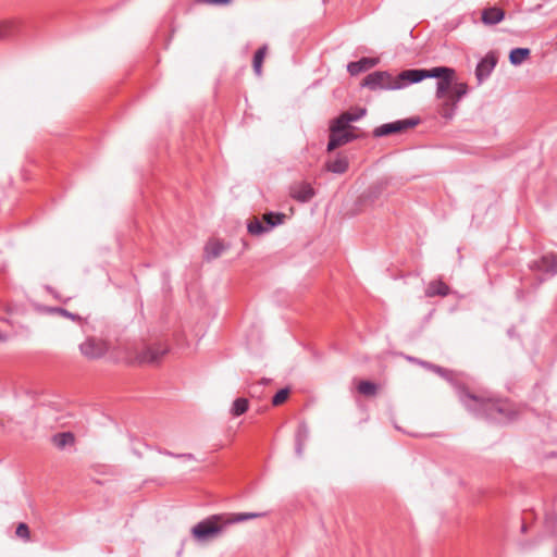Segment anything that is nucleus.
<instances>
[{"label": "nucleus", "mask_w": 557, "mask_h": 557, "mask_svg": "<svg viewBox=\"0 0 557 557\" xmlns=\"http://www.w3.org/2000/svg\"><path fill=\"white\" fill-rule=\"evenodd\" d=\"M376 64L377 59L375 58H362L359 61L348 63L347 71L350 75H357L375 66Z\"/></svg>", "instance_id": "13"}, {"label": "nucleus", "mask_w": 557, "mask_h": 557, "mask_svg": "<svg viewBox=\"0 0 557 557\" xmlns=\"http://www.w3.org/2000/svg\"><path fill=\"white\" fill-rule=\"evenodd\" d=\"M453 91L448 98L453 99L457 103L461 100L463 96L468 92V85L466 83H455L453 84Z\"/></svg>", "instance_id": "31"}, {"label": "nucleus", "mask_w": 557, "mask_h": 557, "mask_svg": "<svg viewBox=\"0 0 557 557\" xmlns=\"http://www.w3.org/2000/svg\"><path fill=\"white\" fill-rule=\"evenodd\" d=\"M455 75L456 72L451 67L447 66H436L432 67L430 70L424 69V78H437L441 79L442 77L446 75Z\"/></svg>", "instance_id": "20"}, {"label": "nucleus", "mask_w": 557, "mask_h": 557, "mask_svg": "<svg viewBox=\"0 0 557 557\" xmlns=\"http://www.w3.org/2000/svg\"><path fill=\"white\" fill-rule=\"evenodd\" d=\"M302 449H304V438L300 434V432L297 433V436H296V454L297 456H301L302 455Z\"/></svg>", "instance_id": "39"}, {"label": "nucleus", "mask_w": 557, "mask_h": 557, "mask_svg": "<svg viewBox=\"0 0 557 557\" xmlns=\"http://www.w3.org/2000/svg\"><path fill=\"white\" fill-rule=\"evenodd\" d=\"M421 364H423L424 367H426L429 369H432L435 373H437L442 377L446 379L447 381L453 382V379H451L453 372L451 371H449L443 367L432 364L429 362H424V361H422Z\"/></svg>", "instance_id": "33"}, {"label": "nucleus", "mask_w": 557, "mask_h": 557, "mask_svg": "<svg viewBox=\"0 0 557 557\" xmlns=\"http://www.w3.org/2000/svg\"><path fill=\"white\" fill-rule=\"evenodd\" d=\"M455 82V75H446L437 81L436 84V98L441 99L443 98L449 88L453 87V84Z\"/></svg>", "instance_id": "19"}, {"label": "nucleus", "mask_w": 557, "mask_h": 557, "mask_svg": "<svg viewBox=\"0 0 557 557\" xmlns=\"http://www.w3.org/2000/svg\"><path fill=\"white\" fill-rule=\"evenodd\" d=\"M46 312L48 313H53V314H60L64 318H67L72 321H75V322H82V317L76 314V313H73V312H70L67 311L66 309L62 308V307H47L46 308Z\"/></svg>", "instance_id": "29"}, {"label": "nucleus", "mask_w": 557, "mask_h": 557, "mask_svg": "<svg viewBox=\"0 0 557 557\" xmlns=\"http://www.w3.org/2000/svg\"><path fill=\"white\" fill-rule=\"evenodd\" d=\"M387 182H382L376 186L369 188L366 193H363L360 197V202L362 205H372L374 203L385 189Z\"/></svg>", "instance_id": "15"}, {"label": "nucleus", "mask_w": 557, "mask_h": 557, "mask_svg": "<svg viewBox=\"0 0 557 557\" xmlns=\"http://www.w3.org/2000/svg\"><path fill=\"white\" fill-rule=\"evenodd\" d=\"M362 85L371 90L400 89V85L397 84V76H393L385 71H376L368 74Z\"/></svg>", "instance_id": "3"}, {"label": "nucleus", "mask_w": 557, "mask_h": 557, "mask_svg": "<svg viewBox=\"0 0 557 557\" xmlns=\"http://www.w3.org/2000/svg\"><path fill=\"white\" fill-rule=\"evenodd\" d=\"M346 114L342 113L339 116L332 120L330 124V132L354 131L349 125L351 122L346 120Z\"/></svg>", "instance_id": "25"}, {"label": "nucleus", "mask_w": 557, "mask_h": 557, "mask_svg": "<svg viewBox=\"0 0 557 557\" xmlns=\"http://www.w3.org/2000/svg\"><path fill=\"white\" fill-rule=\"evenodd\" d=\"M17 26L13 21H5L0 23V40H9L16 34Z\"/></svg>", "instance_id": "22"}, {"label": "nucleus", "mask_w": 557, "mask_h": 557, "mask_svg": "<svg viewBox=\"0 0 557 557\" xmlns=\"http://www.w3.org/2000/svg\"><path fill=\"white\" fill-rule=\"evenodd\" d=\"M454 386L460 403L468 411L476 418L493 421L503 399L472 393L462 384L454 383Z\"/></svg>", "instance_id": "2"}, {"label": "nucleus", "mask_w": 557, "mask_h": 557, "mask_svg": "<svg viewBox=\"0 0 557 557\" xmlns=\"http://www.w3.org/2000/svg\"><path fill=\"white\" fill-rule=\"evenodd\" d=\"M448 294H449V286L441 280L430 282L425 289V295L428 297H434V296L445 297Z\"/></svg>", "instance_id": "16"}, {"label": "nucleus", "mask_w": 557, "mask_h": 557, "mask_svg": "<svg viewBox=\"0 0 557 557\" xmlns=\"http://www.w3.org/2000/svg\"><path fill=\"white\" fill-rule=\"evenodd\" d=\"M224 245L219 240L209 242L205 247V255L208 260L215 259L224 251Z\"/></svg>", "instance_id": "21"}, {"label": "nucleus", "mask_w": 557, "mask_h": 557, "mask_svg": "<svg viewBox=\"0 0 557 557\" xmlns=\"http://www.w3.org/2000/svg\"><path fill=\"white\" fill-rule=\"evenodd\" d=\"M521 532H522V533L527 532V525H525V523H522V525H521Z\"/></svg>", "instance_id": "43"}, {"label": "nucleus", "mask_w": 557, "mask_h": 557, "mask_svg": "<svg viewBox=\"0 0 557 557\" xmlns=\"http://www.w3.org/2000/svg\"><path fill=\"white\" fill-rule=\"evenodd\" d=\"M249 408V401L247 398L238 397L233 401L230 413L232 417H239L244 414Z\"/></svg>", "instance_id": "26"}, {"label": "nucleus", "mask_w": 557, "mask_h": 557, "mask_svg": "<svg viewBox=\"0 0 557 557\" xmlns=\"http://www.w3.org/2000/svg\"><path fill=\"white\" fill-rule=\"evenodd\" d=\"M285 219L286 215L282 212L269 211L262 215V221L264 223V226H267L268 232L283 224Z\"/></svg>", "instance_id": "18"}, {"label": "nucleus", "mask_w": 557, "mask_h": 557, "mask_svg": "<svg viewBox=\"0 0 557 557\" xmlns=\"http://www.w3.org/2000/svg\"><path fill=\"white\" fill-rule=\"evenodd\" d=\"M15 533L18 537L23 539L24 541H29L30 539L29 528L24 522L18 523Z\"/></svg>", "instance_id": "36"}, {"label": "nucleus", "mask_w": 557, "mask_h": 557, "mask_svg": "<svg viewBox=\"0 0 557 557\" xmlns=\"http://www.w3.org/2000/svg\"><path fill=\"white\" fill-rule=\"evenodd\" d=\"M497 58L493 53H487L485 58H483L476 65L475 76L481 84L484 79H486L494 67L496 66Z\"/></svg>", "instance_id": "9"}, {"label": "nucleus", "mask_w": 557, "mask_h": 557, "mask_svg": "<svg viewBox=\"0 0 557 557\" xmlns=\"http://www.w3.org/2000/svg\"><path fill=\"white\" fill-rule=\"evenodd\" d=\"M158 451L160 454H162V455L170 456V457H175V458H176V455H177V454H174V453H172L170 450H166V449H159Z\"/></svg>", "instance_id": "42"}, {"label": "nucleus", "mask_w": 557, "mask_h": 557, "mask_svg": "<svg viewBox=\"0 0 557 557\" xmlns=\"http://www.w3.org/2000/svg\"><path fill=\"white\" fill-rule=\"evenodd\" d=\"M516 417L517 411L515 410L512 404L507 399H503L499 407H497L496 414L492 422L508 423L513 421Z\"/></svg>", "instance_id": "10"}, {"label": "nucleus", "mask_w": 557, "mask_h": 557, "mask_svg": "<svg viewBox=\"0 0 557 557\" xmlns=\"http://www.w3.org/2000/svg\"><path fill=\"white\" fill-rule=\"evenodd\" d=\"M265 512L216 513L201 520L191 529L193 536L205 542L220 535L231 524L264 517Z\"/></svg>", "instance_id": "1"}, {"label": "nucleus", "mask_w": 557, "mask_h": 557, "mask_svg": "<svg viewBox=\"0 0 557 557\" xmlns=\"http://www.w3.org/2000/svg\"><path fill=\"white\" fill-rule=\"evenodd\" d=\"M289 195L298 202H308L314 197L315 189L312 183L306 181L295 182L289 187Z\"/></svg>", "instance_id": "8"}, {"label": "nucleus", "mask_w": 557, "mask_h": 557, "mask_svg": "<svg viewBox=\"0 0 557 557\" xmlns=\"http://www.w3.org/2000/svg\"><path fill=\"white\" fill-rule=\"evenodd\" d=\"M556 521H557V518H556L555 513L552 512V513L546 515L545 524H546L547 529L552 530V532H554V527L556 524Z\"/></svg>", "instance_id": "38"}, {"label": "nucleus", "mask_w": 557, "mask_h": 557, "mask_svg": "<svg viewBox=\"0 0 557 557\" xmlns=\"http://www.w3.org/2000/svg\"><path fill=\"white\" fill-rule=\"evenodd\" d=\"M521 296H522V292L518 290V297H521Z\"/></svg>", "instance_id": "45"}, {"label": "nucleus", "mask_w": 557, "mask_h": 557, "mask_svg": "<svg viewBox=\"0 0 557 557\" xmlns=\"http://www.w3.org/2000/svg\"><path fill=\"white\" fill-rule=\"evenodd\" d=\"M356 138L357 136L355 135L354 131L330 132L327 150H335L336 148L346 145Z\"/></svg>", "instance_id": "11"}, {"label": "nucleus", "mask_w": 557, "mask_h": 557, "mask_svg": "<svg viewBox=\"0 0 557 557\" xmlns=\"http://www.w3.org/2000/svg\"><path fill=\"white\" fill-rule=\"evenodd\" d=\"M52 441H53V444L59 449H63L64 447H66L69 445H73L75 442V437H74L73 433H71V432H63V433H58V434L53 435Z\"/></svg>", "instance_id": "23"}, {"label": "nucleus", "mask_w": 557, "mask_h": 557, "mask_svg": "<svg viewBox=\"0 0 557 557\" xmlns=\"http://www.w3.org/2000/svg\"><path fill=\"white\" fill-rule=\"evenodd\" d=\"M109 349L108 344L96 337H87L85 342L79 345L81 354L90 360L102 358Z\"/></svg>", "instance_id": "5"}, {"label": "nucleus", "mask_w": 557, "mask_h": 557, "mask_svg": "<svg viewBox=\"0 0 557 557\" xmlns=\"http://www.w3.org/2000/svg\"><path fill=\"white\" fill-rule=\"evenodd\" d=\"M418 121L413 119L398 120L392 123L382 124L374 128L373 136L374 137H384L391 134L401 133L416 126Z\"/></svg>", "instance_id": "7"}, {"label": "nucleus", "mask_w": 557, "mask_h": 557, "mask_svg": "<svg viewBox=\"0 0 557 557\" xmlns=\"http://www.w3.org/2000/svg\"><path fill=\"white\" fill-rule=\"evenodd\" d=\"M169 351V346L163 343H154L146 345L136 355V360L139 363H158L161 358Z\"/></svg>", "instance_id": "4"}, {"label": "nucleus", "mask_w": 557, "mask_h": 557, "mask_svg": "<svg viewBox=\"0 0 557 557\" xmlns=\"http://www.w3.org/2000/svg\"><path fill=\"white\" fill-rule=\"evenodd\" d=\"M457 104L458 103L456 101L447 97L438 110L441 116L446 120L453 119L457 110Z\"/></svg>", "instance_id": "24"}, {"label": "nucleus", "mask_w": 557, "mask_h": 557, "mask_svg": "<svg viewBox=\"0 0 557 557\" xmlns=\"http://www.w3.org/2000/svg\"><path fill=\"white\" fill-rule=\"evenodd\" d=\"M505 17V12L503 9L493 7L487 8L482 11V22L485 25H496L502 22Z\"/></svg>", "instance_id": "14"}, {"label": "nucleus", "mask_w": 557, "mask_h": 557, "mask_svg": "<svg viewBox=\"0 0 557 557\" xmlns=\"http://www.w3.org/2000/svg\"><path fill=\"white\" fill-rule=\"evenodd\" d=\"M529 269L534 272H541L548 276L557 274V253L547 252L541 256L539 259L533 260L529 263Z\"/></svg>", "instance_id": "6"}, {"label": "nucleus", "mask_w": 557, "mask_h": 557, "mask_svg": "<svg viewBox=\"0 0 557 557\" xmlns=\"http://www.w3.org/2000/svg\"><path fill=\"white\" fill-rule=\"evenodd\" d=\"M544 281H545V278H544V277H539V280H537V285H536V286H539L540 284H542Z\"/></svg>", "instance_id": "44"}, {"label": "nucleus", "mask_w": 557, "mask_h": 557, "mask_svg": "<svg viewBox=\"0 0 557 557\" xmlns=\"http://www.w3.org/2000/svg\"><path fill=\"white\" fill-rule=\"evenodd\" d=\"M423 79H425L424 69L405 70L397 75V84L400 85V89L409 84H416Z\"/></svg>", "instance_id": "12"}, {"label": "nucleus", "mask_w": 557, "mask_h": 557, "mask_svg": "<svg viewBox=\"0 0 557 557\" xmlns=\"http://www.w3.org/2000/svg\"><path fill=\"white\" fill-rule=\"evenodd\" d=\"M288 395H289V389L288 388H281L273 396L272 405L273 406L282 405L288 398Z\"/></svg>", "instance_id": "35"}, {"label": "nucleus", "mask_w": 557, "mask_h": 557, "mask_svg": "<svg viewBox=\"0 0 557 557\" xmlns=\"http://www.w3.org/2000/svg\"><path fill=\"white\" fill-rule=\"evenodd\" d=\"M530 55L528 48H515L509 53V61L512 65L521 64Z\"/></svg>", "instance_id": "28"}, {"label": "nucleus", "mask_w": 557, "mask_h": 557, "mask_svg": "<svg viewBox=\"0 0 557 557\" xmlns=\"http://www.w3.org/2000/svg\"><path fill=\"white\" fill-rule=\"evenodd\" d=\"M366 113L367 110L364 108H355L351 111L344 112L343 114H346V120H348L349 122H356L363 117Z\"/></svg>", "instance_id": "34"}, {"label": "nucleus", "mask_w": 557, "mask_h": 557, "mask_svg": "<svg viewBox=\"0 0 557 557\" xmlns=\"http://www.w3.org/2000/svg\"><path fill=\"white\" fill-rule=\"evenodd\" d=\"M176 458L187 459V460H194L195 457L193 454H177Z\"/></svg>", "instance_id": "41"}, {"label": "nucleus", "mask_w": 557, "mask_h": 557, "mask_svg": "<svg viewBox=\"0 0 557 557\" xmlns=\"http://www.w3.org/2000/svg\"><path fill=\"white\" fill-rule=\"evenodd\" d=\"M267 51L268 47L264 45L260 47L253 55L252 66L257 76H260L262 73V63L265 58Z\"/></svg>", "instance_id": "27"}, {"label": "nucleus", "mask_w": 557, "mask_h": 557, "mask_svg": "<svg viewBox=\"0 0 557 557\" xmlns=\"http://www.w3.org/2000/svg\"><path fill=\"white\" fill-rule=\"evenodd\" d=\"M247 230L251 235L260 236L264 233H268L267 226H264L263 221L255 218L247 224Z\"/></svg>", "instance_id": "32"}, {"label": "nucleus", "mask_w": 557, "mask_h": 557, "mask_svg": "<svg viewBox=\"0 0 557 557\" xmlns=\"http://www.w3.org/2000/svg\"><path fill=\"white\" fill-rule=\"evenodd\" d=\"M326 166L333 174H343L349 170L348 158L344 154H338L334 160L329 161Z\"/></svg>", "instance_id": "17"}, {"label": "nucleus", "mask_w": 557, "mask_h": 557, "mask_svg": "<svg viewBox=\"0 0 557 557\" xmlns=\"http://www.w3.org/2000/svg\"><path fill=\"white\" fill-rule=\"evenodd\" d=\"M45 288L49 294H51L59 301L67 302L71 299V297L63 298L53 287H51L49 285L45 286Z\"/></svg>", "instance_id": "37"}, {"label": "nucleus", "mask_w": 557, "mask_h": 557, "mask_svg": "<svg viewBox=\"0 0 557 557\" xmlns=\"http://www.w3.org/2000/svg\"><path fill=\"white\" fill-rule=\"evenodd\" d=\"M555 557H557V546L555 547Z\"/></svg>", "instance_id": "46"}, {"label": "nucleus", "mask_w": 557, "mask_h": 557, "mask_svg": "<svg viewBox=\"0 0 557 557\" xmlns=\"http://www.w3.org/2000/svg\"><path fill=\"white\" fill-rule=\"evenodd\" d=\"M197 2L219 5V4H230L232 2V0H197Z\"/></svg>", "instance_id": "40"}, {"label": "nucleus", "mask_w": 557, "mask_h": 557, "mask_svg": "<svg viewBox=\"0 0 557 557\" xmlns=\"http://www.w3.org/2000/svg\"><path fill=\"white\" fill-rule=\"evenodd\" d=\"M357 389L360 394L372 397L377 393V385L371 381H360Z\"/></svg>", "instance_id": "30"}]
</instances>
